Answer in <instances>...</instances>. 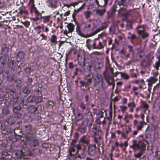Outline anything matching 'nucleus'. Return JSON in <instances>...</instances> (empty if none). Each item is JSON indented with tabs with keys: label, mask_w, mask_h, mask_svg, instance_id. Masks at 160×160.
<instances>
[{
	"label": "nucleus",
	"mask_w": 160,
	"mask_h": 160,
	"mask_svg": "<svg viewBox=\"0 0 160 160\" xmlns=\"http://www.w3.org/2000/svg\"><path fill=\"white\" fill-rule=\"evenodd\" d=\"M103 79L100 75H97L94 79V87H96V90L97 93H98L101 88L103 87Z\"/></svg>",
	"instance_id": "1"
},
{
	"label": "nucleus",
	"mask_w": 160,
	"mask_h": 160,
	"mask_svg": "<svg viewBox=\"0 0 160 160\" xmlns=\"http://www.w3.org/2000/svg\"><path fill=\"white\" fill-rule=\"evenodd\" d=\"M89 140L87 137L86 135H83L80 139L79 143L75 146L77 150H80L81 149V145L86 147L89 143Z\"/></svg>",
	"instance_id": "2"
},
{
	"label": "nucleus",
	"mask_w": 160,
	"mask_h": 160,
	"mask_svg": "<svg viewBox=\"0 0 160 160\" xmlns=\"http://www.w3.org/2000/svg\"><path fill=\"white\" fill-rule=\"evenodd\" d=\"M153 58L154 57L152 55L148 54L141 62V65L144 68L150 66L152 62V60Z\"/></svg>",
	"instance_id": "3"
},
{
	"label": "nucleus",
	"mask_w": 160,
	"mask_h": 160,
	"mask_svg": "<svg viewBox=\"0 0 160 160\" xmlns=\"http://www.w3.org/2000/svg\"><path fill=\"white\" fill-rule=\"evenodd\" d=\"M67 25L66 26L68 29H66L64 31L63 34L67 35L69 37H71L72 35V32L74 29L75 26L71 23H67Z\"/></svg>",
	"instance_id": "4"
},
{
	"label": "nucleus",
	"mask_w": 160,
	"mask_h": 160,
	"mask_svg": "<svg viewBox=\"0 0 160 160\" xmlns=\"http://www.w3.org/2000/svg\"><path fill=\"white\" fill-rule=\"evenodd\" d=\"M89 120L87 118L85 119L82 122L78 128L79 132L82 134L84 133L87 130V127Z\"/></svg>",
	"instance_id": "5"
},
{
	"label": "nucleus",
	"mask_w": 160,
	"mask_h": 160,
	"mask_svg": "<svg viewBox=\"0 0 160 160\" xmlns=\"http://www.w3.org/2000/svg\"><path fill=\"white\" fill-rule=\"evenodd\" d=\"M144 140H145L143 138L139 139L138 137H137V139L132 140V146H130V147L133 149H134L136 148L138 149L139 148L140 146L142 144L143 141Z\"/></svg>",
	"instance_id": "6"
},
{
	"label": "nucleus",
	"mask_w": 160,
	"mask_h": 160,
	"mask_svg": "<svg viewBox=\"0 0 160 160\" xmlns=\"http://www.w3.org/2000/svg\"><path fill=\"white\" fill-rule=\"evenodd\" d=\"M78 60L79 65L81 67L85 65V56L83 52H80L77 56Z\"/></svg>",
	"instance_id": "7"
},
{
	"label": "nucleus",
	"mask_w": 160,
	"mask_h": 160,
	"mask_svg": "<svg viewBox=\"0 0 160 160\" xmlns=\"http://www.w3.org/2000/svg\"><path fill=\"white\" fill-rule=\"evenodd\" d=\"M84 27L83 30L84 31H90L93 30V23L92 22V20H89L88 22L84 23Z\"/></svg>",
	"instance_id": "8"
},
{
	"label": "nucleus",
	"mask_w": 160,
	"mask_h": 160,
	"mask_svg": "<svg viewBox=\"0 0 160 160\" xmlns=\"http://www.w3.org/2000/svg\"><path fill=\"white\" fill-rule=\"evenodd\" d=\"M157 81V79L155 77H150L147 80L148 82V90L150 92L153 84L154 83Z\"/></svg>",
	"instance_id": "9"
},
{
	"label": "nucleus",
	"mask_w": 160,
	"mask_h": 160,
	"mask_svg": "<svg viewBox=\"0 0 160 160\" xmlns=\"http://www.w3.org/2000/svg\"><path fill=\"white\" fill-rule=\"evenodd\" d=\"M96 146L95 144L89 145L88 147V153L91 156L94 155L96 153Z\"/></svg>",
	"instance_id": "10"
},
{
	"label": "nucleus",
	"mask_w": 160,
	"mask_h": 160,
	"mask_svg": "<svg viewBox=\"0 0 160 160\" xmlns=\"http://www.w3.org/2000/svg\"><path fill=\"white\" fill-rule=\"evenodd\" d=\"M93 142L94 144H97L99 151L100 150V144L102 141V138L100 136H93Z\"/></svg>",
	"instance_id": "11"
},
{
	"label": "nucleus",
	"mask_w": 160,
	"mask_h": 160,
	"mask_svg": "<svg viewBox=\"0 0 160 160\" xmlns=\"http://www.w3.org/2000/svg\"><path fill=\"white\" fill-rule=\"evenodd\" d=\"M75 148H76L74 146H71L69 147L68 152L70 156H74L78 153V151L79 150H78L76 148V150Z\"/></svg>",
	"instance_id": "12"
},
{
	"label": "nucleus",
	"mask_w": 160,
	"mask_h": 160,
	"mask_svg": "<svg viewBox=\"0 0 160 160\" xmlns=\"http://www.w3.org/2000/svg\"><path fill=\"white\" fill-rule=\"evenodd\" d=\"M134 126L136 127L138 130H141L143 127V122H138V120H135L133 121Z\"/></svg>",
	"instance_id": "13"
},
{
	"label": "nucleus",
	"mask_w": 160,
	"mask_h": 160,
	"mask_svg": "<svg viewBox=\"0 0 160 160\" xmlns=\"http://www.w3.org/2000/svg\"><path fill=\"white\" fill-rule=\"evenodd\" d=\"M132 131V129L131 127L128 126L126 128L125 131L122 133V137L123 138H126L128 137V135Z\"/></svg>",
	"instance_id": "14"
},
{
	"label": "nucleus",
	"mask_w": 160,
	"mask_h": 160,
	"mask_svg": "<svg viewBox=\"0 0 160 160\" xmlns=\"http://www.w3.org/2000/svg\"><path fill=\"white\" fill-rule=\"evenodd\" d=\"M108 0H99L96 2L98 6L101 8H106Z\"/></svg>",
	"instance_id": "15"
},
{
	"label": "nucleus",
	"mask_w": 160,
	"mask_h": 160,
	"mask_svg": "<svg viewBox=\"0 0 160 160\" xmlns=\"http://www.w3.org/2000/svg\"><path fill=\"white\" fill-rule=\"evenodd\" d=\"M34 13L35 14V17L32 18V20L34 21H37L42 18V16L41 12L38 11V10L36 11Z\"/></svg>",
	"instance_id": "16"
},
{
	"label": "nucleus",
	"mask_w": 160,
	"mask_h": 160,
	"mask_svg": "<svg viewBox=\"0 0 160 160\" xmlns=\"http://www.w3.org/2000/svg\"><path fill=\"white\" fill-rule=\"evenodd\" d=\"M30 99L31 102H35L37 103L40 102L42 101L41 97L39 96H31Z\"/></svg>",
	"instance_id": "17"
},
{
	"label": "nucleus",
	"mask_w": 160,
	"mask_h": 160,
	"mask_svg": "<svg viewBox=\"0 0 160 160\" xmlns=\"http://www.w3.org/2000/svg\"><path fill=\"white\" fill-rule=\"evenodd\" d=\"M17 154L18 155L19 157L21 158V160H29L27 156L26 155L25 153H23L22 151H18Z\"/></svg>",
	"instance_id": "18"
},
{
	"label": "nucleus",
	"mask_w": 160,
	"mask_h": 160,
	"mask_svg": "<svg viewBox=\"0 0 160 160\" xmlns=\"http://www.w3.org/2000/svg\"><path fill=\"white\" fill-rule=\"evenodd\" d=\"M29 139V143L32 148L33 147H35L38 144V141L35 138H32Z\"/></svg>",
	"instance_id": "19"
},
{
	"label": "nucleus",
	"mask_w": 160,
	"mask_h": 160,
	"mask_svg": "<svg viewBox=\"0 0 160 160\" xmlns=\"http://www.w3.org/2000/svg\"><path fill=\"white\" fill-rule=\"evenodd\" d=\"M47 2H48V6L52 8H55L57 7V0H48Z\"/></svg>",
	"instance_id": "20"
},
{
	"label": "nucleus",
	"mask_w": 160,
	"mask_h": 160,
	"mask_svg": "<svg viewBox=\"0 0 160 160\" xmlns=\"http://www.w3.org/2000/svg\"><path fill=\"white\" fill-rule=\"evenodd\" d=\"M92 132L94 135L96 136L99 133L101 132V131L100 128L96 125H94L92 128Z\"/></svg>",
	"instance_id": "21"
},
{
	"label": "nucleus",
	"mask_w": 160,
	"mask_h": 160,
	"mask_svg": "<svg viewBox=\"0 0 160 160\" xmlns=\"http://www.w3.org/2000/svg\"><path fill=\"white\" fill-rule=\"evenodd\" d=\"M102 9H98L96 10V13L99 16H103L106 12V8H102Z\"/></svg>",
	"instance_id": "22"
},
{
	"label": "nucleus",
	"mask_w": 160,
	"mask_h": 160,
	"mask_svg": "<svg viewBox=\"0 0 160 160\" xmlns=\"http://www.w3.org/2000/svg\"><path fill=\"white\" fill-rule=\"evenodd\" d=\"M26 132L27 134H32L33 128L32 126L28 125L25 126Z\"/></svg>",
	"instance_id": "23"
},
{
	"label": "nucleus",
	"mask_w": 160,
	"mask_h": 160,
	"mask_svg": "<svg viewBox=\"0 0 160 160\" xmlns=\"http://www.w3.org/2000/svg\"><path fill=\"white\" fill-rule=\"evenodd\" d=\"M128 141H124L123 143L121 142L119 145V146L123 151H125L126 147L128 146Z\"/></svg>",
	"instance_id": "24"
},
{
	"label": "nucleus",
	"mask_w": 160,
	"mask_h": 160,
	"mask_svg": "<svg viewBox=\"0 0 160 160\" xmlns=\"http://www.w3.org/2000/svg\"><path fill=\"white\" fill-rule=\"evenodd\" d=\"M137 32L139 34L145 31V28L143 26L139 25L137 27Z\"/></svg>",
	"instance_id": "25"
},
{
	"label": "nucleus",
	"mask_w": 160,
	"mask_h": 160,
	"mask_svg": "<svg viewBox=\"0 0 160 160\" xmlns=\"http://www.w3.org/2000/svg\"><path fill=\"white\" fill-rule=\"evenodd\" d=\"M38 108L33 105H31L28 108V111L31 113H32L35 112L37 110Z\"/></svg>",
	"instance_id": "26"
},
{
	"label": "nucleus",
	"mask_w": 160,
	"mask_h": 160,
	"mask_svg": "<svg viewBox=\"0 0 160 160\" xmlns=\"http://www.w3.org/2000/svg\"><path fill=\"white\" fill-rule=\"evenodd\" d=\"M141 104L142 106V107L144 108V112L146 113V110L147 109L148 107V106L147 103L144 101L141 100Z\"/></svg>",
	"instance_id": "27"
},
{
	"label": "nucleus",
	"mask_w": 160,
	"mask_h": 160,
	"mask_svg": "<svg viewBox=\"0 0 160 160\" xmlns=\"http://www.w3.org/2000/svg\"><path fill=\"white\" fill-rule=\"evenodd\" d=\"M25 54L22 51L19 52L17 55V59L19 58V60L23 59L24 58Z\"/></svg>",
	"instance_id": "28"
},
{
	"label": "nucleus",
	"mask_w": 160,
	"mask_h": 160,
	"mask_svg": "<svg viewBox=\"0 0 160 160\" xmlns=\"http://www.w3.org/2000/svg\"><path fill=\"white\" fill-rule=\"evenodd\" d=\"M57 37L55 35H53L51 36L50 41L52 43L56 44L58 42L57 41Z\"/></svg>",
	"instance_id": "29"
},
{
	"label": "nucleus",
	"mask_w": 160,
	"mask_h": 160,
	"mask_svg": "<svg viewBox=\"0 0 160 160\" xmlns=\"http://www.w3.org/2000/svg\"><path fill=\"white\" fill-rule=\"evenodd\" d=\"M84 80L87 86H88L92 83V79L89 78H87L84 79Z\"/></svg>",
	"instance_id": "30"
},
{
	"label": "nucleus",
	"mask_w": 160,
	"mask_h": 160,
	"mask_svg": "<svg viewBox=\"0 0 160 160\" xmlns=\"http://www.w3.org/2000/svg\"><path fill=\"white\" fill-rule=\"evenodd\" d=\"M128 35L127 37V38L130 39L131 40H133L135 39L136 37L135 34H132L130 32H129L128 33Z\"/></svg>",
	"instance_id": "31"
},
{
	"label": "nucleus",
	"mask_w": 160,
	"mask_h": 160,
	"mask_svg": "<svg viewBox=\"0 0 160 160\" xmlns=\"http://www.w3.org/2000/svg\"><path fill=\"white\" fill-rule=\"evenodd\" d=\"M139 35H141L143 39L147 38L149 36V34L145 31L141 33Z\"/></svg>",
	"instance_id": "32"
},
{
	"label": "nucleus",
	"mask_w": 160,
	"mask_h": 160,
	"mask_svg": "<svg viewBox=\"0 0 160 160\" xmlns=\"http://www.w3.org/2000/svg\"><path fill=\"white\" fill-rule=\"evenodd\" d=\"M143 152L144 151L143 150H141L138 153L134 154V156L136 158H140L141 156L143 153Z\"/></svg>",
	"instance_id": "33"
},
{
	"label": "nucleus",
	"mask_w": 160,
	"mask_h": 160,
	"mask_svg": "<svg viewBox=\"0 0 160 160\" xmlns=\"http://www.w3.org/2000/svg\"><path fill=\"white\" fill-rule=\"evenodd\" d=\"M42 18L43 19V22L44 23H47L49 21L50 18V16H48L42 17Z\"/></svg>",
	"instance_id": "34"
},
{
	"label": "nucleus",
	"mask_w": 160,
	"mask_h": 160,
	"mask_svg": "<svg viewBox=\"0 0 160 160\" xmlns=\"http://www.w3.org/2000/svg\"><path fill=\"white\" fill-rule=\"evenodd\" d=\"M31 6H30V12L31 13L32 12H35L37 10V9L35 7L34 4H31Z\"/></svg>",
	"instance_id": "35"
},
{
	"label": "nucleus",
	"mask_w": 160,
	"mask_h": 160,
	"mask_svg": "<svg viewBox=\"0 0 160 160\" xmlns=\"http://www.w3.org/2000/svg\"><path fill=\"white\" fill-rule=\"evenodd\" d=\"M104 76L105 78V80H106L107 82H109L108 81L109 79H112V78H112L109 75H107L106 74H104Z\"/></svg>",
	"instance_id": "36"
},
{
	"label": "nucleus",
	"mask_w": 160,
	"mask_h": 160,
	"mask_svg": "<svg viewBox=\"0 0 160 160\" xmlns=\"http://www.w3.org/2000/svg\"><path fill=\"white\" fill-rule=\"evenodd\" d=\"M76 32L80 36H82L83 35V34L81 31L80 27L78 25H77V26Z\"/></svg>",
	"instance_id": "37"
},
{
	"label": "nucleus",
	"mask_w": 160,
	"mask_h": 160,
	"mask_svg": "<svg viewBox=\"0 0 160 160\" xmlns=\"http://www.w3.org/2000/svg\"><path fill=\"white\" fill-rule=\"evenodd\" d=\"M84 14L85 18L87 19L90 17L91 15V12L89 11H87L85 12Z\"/></svg>",
	"instance_id": "38"
},
{
	"label": "nucleus",
	"mask_w": 160,
	"mask_h": 160,
	"mask_svg": "<svg viewBox=\"0 0 160 160\" xmlns=\"http://www.w3.org/2000/svg\"><path fill=\"white\" fill-rule=\"evenodd\" d=\"M9 111L7 108H5L2 110V113L4 115H6L9 113Z\"/></svg>",
	"instance_id": "39"
},
{
	"label": "nucleus",
	"mask_w": 160,
	"mask_h": 160,
	"mask_svg": "<svg viewBox=\"0 0 160 160\" xmlns=\"http://www.w3.org/2000/svg\"><path fill=\"white\" fill-rule=\"evenodd\" d=\"M138 131L139 130H138L137 129V130L133 131L132 133L128 137V139H129V138L131 137L132 138H134L135 136L137 134Z\"/></svg>",
	"instance_id": "40"
},
{
	"label": "nucleus",
	"mask_w": 160,
	"mask_h": 160,
	"mask_svg": "<svg viewBox=\"0 0 160 160\" xmlns=\"http://www.w3.org/2000/svg\"><path fill=\"white\" fill-rule=\"evenodd\" d=\"M23 92L25 94H28L30 92V91L27 87H24L23 89Z\"/></svg>",
	"instance_id": "41"
},
{
	"label": "nucleus",
	"mask_w": 160,
	"mask_h": 160,
	"mask_svg": "<svg viewBox=\"0 0 160 160\" xmlns=\"http://www.w3.org/2000/svg\"><path fill=\"white\" fill-rule=\"evenodd\" d=\"M21 109L19 106H14L13 108V110L14 112L16 113L18 112Z\"/></svg>",
	"instance_id": "42"
},
{
	"label": "nucleus",
	"mask_w": 160,
	"mask_h": 160,
	"mask_svg": "<svg viewBox=\"0 0 160 160\" xmlns=\"http://www.w3.org/2000/svg\"><path fill=\"white\" fill-rule=\"evenodd\" d=\"M21 81L18 79H16L15 82V84L17 87H20L21 86Z\"/></svg>",
	"instance_id": "43"
},
{
	"label": "nucleus",
	"mask_w": 160,
	"mask_h": 160,
	"mask_svg": "<svg viewBox=\"0 0 160 160\" xmlns=\"http://www.w3.org/2000/svg\"><path fill=\"white\" fill-rule=\"evenodd\" d=\"M128 106L130 108H134L136 107V104L134 102H132L128 104Z\"/></svg>",
	"instance_id": "44"
},
{
	"label": "nucleus",
	"mask_w": 160,
	"mask_h": 160,
	"mask_svg": "<svg viewBox=\"0 0 160 160\" xmlns=\"http://www.w3.org/2000/svg\"><path fill=\"white\" fill-rule=\"evenodd\" d=\"M103 116V112L101 111H99L97 114V118L100 119L102 118Z\"/></svg>",
	"instance_id": "45"
},
{
	"label": "nucleus",
	"mask_w": 160,
	"mask_h": 160,
	"mask_svg": "<svg viewBox=\"0 0 160 160\" xmlns=\"http://www.w3.org/2000/svg\"><path fill=\"white\" fill-rule=\"evenodd\" d=\"M104 42H103V43L101 42H99L97 46V49H102L103 48V44H104Z\"/></svg>",
	"instance_id": "46"
},
{
	"label": "nucleus",
	"mask_w": 160,
	"mask_h": 160,
	"mask_svg": "<svg viewBox=\"0 0 160 160\" xmlns=\"http://www.w3.org/2000/svg\"><path fill=\"white\" fill-rule=\"evenodd\" d=\"M160 65V59H159L158 62H156L155 64L154 68L158 69Z\"/></svg>",
	"instance_id": "47"
},
{
	"label": "nucleus",
	"mask_w": 160,
	"mask_h": 160,
	"mask_svg": "<svg viewBox=\"0 0 160 160\" xmlns=\"http://www.w3.org/2000/svg\"><path fill=\"white\" fill-rule=\"evenodd\" d=\"M120 107L123 113L125 112L126 109H127V107L125 106H120Z\"/></svg>",
	"instance_id": "48"
},
{
	"label": "nucleus",
	"mask_w": 160,
	"mask_h": 160,
	"mask_svg": "<svg viewBox=\"0 0 160 160\" xmlns=\"http://www.w3.org/2000/svg\"><path fill=\"white\" fill-rule=\"evenodd\" d=\"M44 25L42 24L41 25H38L35 28V29L38 30H40L41 29H43L44 28Z\"/></svg>",
	"instance_id": "49"
},
{
	"label": "nucleus",
	"mask_w": 160,
	"mask_h": 160,
	"mask_svg": "<svg viewBox=\"0 0 160 160\" xmlns=\"http://www.w3.org/2000/svg\"><path fill=\"white\" fill-rule=\"evenodd\" d=\"M40 36L42 37V38L40 40L41 41L43 40H47L46 36L44 34H41L40 35Z\"/></svg>",
	"instance_id": "50"
},
{
	"label": "nucleus",
	"mask_w": 160,
	"mask_h": 160,
	"mask_svg": "<svg viewBox=\"0 0 160 160\" xmlns=\"http://www.w3.org/2000/svg\"><path fill=\"white\" fill-rule=\"evenodd\" d=\"M77 139H73L72 140V142H71V145L72 146H74L75 147V146H76V145H75V144L77 142Z\"/></svg>",
	"instance_id": "51"
},
{
	"label": "nucleus",
	"mask_w": 160,
	"mask_h": 160,
	"mask_svg": "<svg viewBox=\"0 0 160 160\" xmlns=\"http://www.w3.org/2000/svg\"><path fill=\"white\" fill-rule=\"evenodd\" d=\"M80 107L83 110H84L86 108L85 105L83 102H82L80 104Z\"/></svg>",
	"instance_id": "52"
},
{
	"label": "nucleus",
	"mask_w": 160,
	"mask_h": 160,
	"mask_svg": "<svg viewBox=\"0 0 160 160\" xmlns=\"http://www.w3.org/2000/svg\"><path fill=\"white\" fill-rule=\"evenodd\" d=\"M85 156V154L84 152H82L81 154H79L77 157L80 158H83Z\"/></svg>",
	"instance_id": "53"
},
{
	"label": "nucleus",
	"mask_w": 160,
	"mask_h": 160,
	"mask_svg": "<svg viewBox=\"0 0 160 160\" xmlns=\"http://www.w3.org/2000/svg\"><path fill=\"white\" fill-rule=\"evenodd\" d=\"M80 83L81 84V87L84 86H85L86 87L87 86L86 84V82L85 80L84 81L81 80L80 82Z\"/></svg>",
	"instance_id": "54"
},
{
	"label": "nucleus",
	"mask_w": 160,
	"mask_h": 160,
	"mask_svg": "<svg viewBox=\"0 0 160 160\" xmlns=\"http://www.w3.org/2000/svg\"><path fill=\"white\" fill-rule=\"evenodd\" d=\"M122 76L123 78H124L125 79H128L129 77L128 75L125 73L122 74Z\"/></svg>",
	"instance_id": "55"
},
{
	"label": "nucleus",
	"mask_w": 160,
	"mask_h": 160,
	"mask_svg": "<svg viewBox=\"0 0 160 160\" xmlns=\"http://www.w3.org/2000/svg\"><path fill=\"white\" fill-rule=\"evenodd\" d=\"M4 5V2L3 0H0V8H2Z\"/></svg>",
	"instance_id": "56"
},
{
	"label": "nucleus",
	"mask_w": 160,
	"mask_h": 160,
	"mask_svg": "<svg viewBox=\"0 0 160 160\" xmlns=\"http://www.w3.org/2000/svg\"><path fill=\"white\" fill-rule=\"evenodd\" d=\"M108 81L109 82H107L108 85H111V84H112V82L114 81V79L112 78L111 79H109Z\"/></svg>",
	"instance_id": "57"
},
{
	"label": "nucleus",
	"mask_w": 160,
	"mask_h": 160,
	"mask_svg": "<svg viewBox=\"0 0 160 160\" xmlns=\"http://www.w3.org/2000/svg\"><path fill=\"white\" fill-rule=\"evenodd\" d=\"M23 24L26 27H28L30 25V22L28 21H26Z\"/></svg>",
	"instance_id": "58"
},
{
	"label": "nucleus",
	"mask_w": 160,
	"mask_h": 160,
	"mask_svg": "<svg viewBox=\"0 0 160 160\" xmlns=\"http://www.w3.org/2000/svg\"><path fill=\"white\" fill-rule=\"evenodd\" d=\"M96 122L99 125L101 124L102 123V122L100 120V119L97 118L96 120Z\"/></svg>",
	"instance_id": "59"
},
{
	"label": "nucleus",
	"mask_w": 160,
	"mask_h": 160,
	"mask_svg": "<svg viewBox=\"0 0 160 160\" xmlns=\"http://www.w3.org/2000/svg\"><path fill=\"white\" fill-rule=\"evenodd\" d=\"M122 101L123 104H126L127 102V99L126 98H124L123 99Z\"/></svg>",
	"instance_id": "60"
},
{
	"label": "nucleus",
	"mask_w": 160,
	"mask_h": 160,
	"mask_svg": "<svg viewBox=\"0 0 160 160\" xmlns=\"http://www.w3.org/2000/svg\"><path fill=\"white\" fill-rule=\"evenodd\" d=\"M128 48H129V52H132L133 51V47L131 46H128Z\"/></svg>",
	"instance_id": "61"
},
{
	"label": "nucleus",
	"mask_w": 160,
	"mask_h": 160,
	"mask_svg": "<svg viewBox=\"0 0 160 160\" xmlns=\"http://www.w3.org/2000/svg\"><path fill=\"white\" fill-rule=\"evenodd\" d=\"M69 68L72 69L73 68V64L72 62H70L69 64Z\"/></svg>",
	"instance_id": "62"
},
{
	"label": "nucleus",
	"mask_w": 160,
	"mask_h": 160,
	"mask_svg": "<svg viewBox=\"0 0 160 160\" xmlns=\"http://www.w3.org/2000/svg\"><path fill=\"white\" fill-rule=\"evenodd\" d=\"M112 12H108V18H111L112 16Z\"/></svg>",
	"instance_id": "63"
},
{
	"label": "nucleus",
	"mask_w": 160,
	"mask_h": 160,
	"mask_svg": "<svg viewBox=\"0 0 160 160\" xmlns=\"http://www.w3.org/2000/svg\"><path fill=\"white\" fill-rule=\"evenodd\" d=\"M92 47L94 49H97V46L96 45L95 43H94L92 45Z\"/></svg>",
	"instance_id": "64"
}]
</instances>
